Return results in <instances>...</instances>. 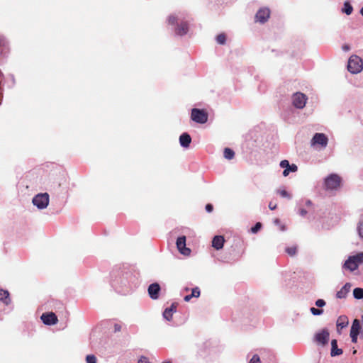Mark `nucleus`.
Instances as JSON below:
<instances>
[{
	"label": "nucleus",
	"mask_w": 363,
	"mask_h": 363,
	"mask_svg": "<svg viewBox=\"0 0 363 363\" xmlns=\"http://www.w3.org/2000/svg\"><path fill=\"white\" fill-rule=\"evenodd\" d=\"M363 264V252H359L354 255L350 256L343 264V268L350 272L357 269L360 264Z\"/></svg>",
	"instance_id": "f257e3e1"
},
{
	"label": "nucleus",
	"mask_w": 363,
	"mask_h": 363,
	"mask_svg": "<svg viewBox=\"0 0 363 363\" xmlns=\"http://www.w3.org/2000/svg\"><path fill=\"white\" fill-rule=\"evenodd\" d=\"M363 68L362 60L357 55L350 57L348 61L347 69L348 71L353 74L360 72Z\"/></svg>",
	"instance_id": "f03ea898"
},
{
	"label": "nucleus",
	"mask_w": 363,
	"mask_h": 363,
	"mask_svg": "<svg viewBox=\"0 0 363 363\" xmlns=\"http://www.w3.org/2000/svg\"><path fill=\"white\" fill-rule=\"evenodd\" d=\"M49 195L47 193H41L35 195L32 200V203L38 209H45L49 204Z\"/></svg>",
	"instance_id": "7ed1b4c3"
},
{
	"label": "nucleus",
	"mask_w": 363,
	"mask_h": 363,
	"mask_svg": "<svg viewBox=\"0 0 363 363\" xmlns=\"http://www.w3.org/2000/svg\"><path fill=\"white\" fill-rule=\"evenodd\" d=\"M191 119L198 123H205L208 120V115L203 110L193 108L191 114Z\"/></svg>",
	"instance_id": "20e7f679"
},
{
	"label": "nucleus",
	"mask_w": 363,
	"mask_h": 363,
	"mask_svg": "<svg viewBox=\"0 0 363 363\" xmlns=\"http://www.w3.org/2000/svg\"><path fill=\"white\" fill-rule=\"evenodd\" d=\"M340 185V178L337 174H331L325 179V186L327 189H336Z\"/></svg>",
	"instance_id": "39448f33"
},
{
	"label": "nucleus",
	"mask_w": 363,
	"mask_h": 363,
	"mask_svg": "<svg viewBox=\"0 0 363 363\" xmlns=\"http://www.w3.org/2000/svg\"><path fill=\"white\" fill-rule=\"evenodd\" d=\"M307 101V96L302 93H295L292 96V104L297 108H303L305 107Z\"/></svg>",
	"instance_id": "423d86ee"
},
{
	"label": "nucleus",
	"mask_w": 363,
	"mask_h": 363,
	"mask_svg": "<svg viewBox=\"0 0 363 363\" xmlns=\"http://www.w3.org/2000/svg\"><path fill=\"white\" fill-rule=\"evenodd\" d=\"M328 139L327 136L323 133H315L312 140L311 145L316 146L319 145L321 148H325L328 145Z\"/></svg>",
	"instance_id": "0eeeda50"
},
{
	"label": "nucleus",
	"mask_w": 363,
	"mask_h": 363,
	"mask_svg": "<svg viewBox=\"0 0 363 363\" xmlns=\"http://www.w3.org/2000/svg\"><path fill=\"white\" fill-rule=\"evenodd\" d=\"M330 333L328 329H322L317 332L314 336L315 341L321 345H326L329 341Z\"/></svg>",
	"instance_id": "6e6552de"
},
{
	"label": "nucleus",
	"mask_w": 363,
	"mask_h": 363,
	"mask_svg": "<svg viewBox=\"0 0 363 363\" xmlns=\"http://www.w3.org/2000/svg\"><path fill=\"white\" fill-rule=\"evenodd\" d=\"M177 247L179 252L184 255H189L191 253V250L186 247V237L181 236L179 237L177 240Z\"/></svg>",
	"instance_id": "1a4fd4ad"
},
{
	"label": "nucleus",
	"mask_w": 363,
	"mask_h": 363,
	"mask_svg": "<svg viewBox=\"0 0 363 363\" xmlns=\"http://www.w3.org/2000/svg\"><path fill=\"white\" fill-rule=\"evenodd\" d=\"M280 167L284 169L283 172V175L284 177H287L290 172H295L298 169V167L296 164H293L291 165L289 161L286 160L281 161Z\"/></svg>",
	"instance_id": "9d476101"
},
{
	"label": "nucleus",
	"mask_w": 363,
	"mask_h": 363,
	"mask_svg": "<svg viewBox=\"0 0 363 363\" xmlns=\"http://www.w3.org/2000/svg\"><path fill=\"white\" fill-rule=\"evenodd\" d=\"M41 320L44 324L48 325H55L57 323V318L56 315L52 312L48 313H43L41 315Z\"/></svg>",
	"instance_id": "9b49d317"
},
{
	"label": "nucleus",
	"mask_w": 363,
	"mask_h": 363,
	"mask_svg": "<svg viewBox=\"0 0 363 363\" xmlns=\"http://www.w3.org/2000/svg\"><path fill=\"white\" fill-rule=\"evenodd\" d=\"M270 15V11L269 9L263 8L259 9L256 16V21L259 23H264L267 21Z\"/></svg>",
	"instance_id": "f8f14e48"
},
{
	"label": "nucleus",
	"mask_w": 363,
	"mask_h": 363,
	"mask_svg": "<svg viewBox=\"0 0 363 363\" xmlns=\"http://www.w3.org/2000/svg\"><path fill=\"white\" fill-rule=\"evenodd\" d=\"M148 294L152 299H157L160 286L157 283L151 284L148 287Z\"/></svg>",
	"instance_id": "ddd939ff"
},
{
	"label": "nucleus",
	"mask_w": 363,
	"mask_h": 363,
	"mask_svg": "<svg viewBox=\"0 0 363 363\" xmlns=\"http://www.w3.org/2000/svg\"><path fill=\"white\" fill-rule=\"evenodd\" d=\"M351 288V284L350 283H346L340 291H338L336 294V297L337 298H345L347 294L349 293Z\"/></svg>",
	"instance_id": "4468645a"
},
{
	"label": "nucleus",
	"mask_w": 363,
	"mask_h": 363,
	"mask_svg": "<svg viewBox=\"0 0 363 363\" xmlns=\"http://www.w3.org/2000/svg\"><path fill=\"white\" fill-rule=\"evenodd\" d=\"M224 238L223 236L216 235L212 240V246L216 250H220L223 247Z\"/></svg>",
	"instance_id": "2eb2a0df"
},
{
	"label": "nucleus",
	"mask_w": 363,
	"mask_h": 363,
	"mask_svg": "<svg viewBox=\"0 0 363 363\" xmlns=\"http://www.w3.org/2000/svg\"><path fill=\"white\" fill-rule=\"evenodd\" d=\"M191 138L188 133H183L179 137V143L182 147L187 148L189 147Z\"/></svg>",
	"instance_id": "dca6fc26"
},
{
	"label": "nucleus",
	"mask_w": 363,
	"mask_h": 363,
	"mask_svg": "<svg viewBox=\"0 0 363 363\" xmlns=\"http://www.w3.org/2000/svg\"><path fill=\"white\" fill-rule=\"evenodd\" d=\"M361 328L360 321L358 319H354L351 327V333H357L363 335V330H361Z\"/></svg>",
	"instance_id": "f3484780"
},
{
	"label": "nucleus",
	"mask_w": 363,
	"mask_h": 363,
	"mask_svg": "<svg viewBox=\"0 0 363 363\" xmlns=\"http://www.w3.org/2000/svg\"><path fill=\"white\" fill-rule=\"evenodd\" d=\"M342 353V350L337 347V342L336 340L331 341V356H338Z\"/></svg>",
	"instance_id": "a211bd4d"
},
{
	"label": "nucleus",
	"mask_w": 363,
	"mask_h": 363,
	"mask_svg": "<svg viewBox=\"0 0 363 363\" xmlns=\"http://www.w3.org/2000/svg\"><path fill=\"white\" fill-rule=\"evenodd\" d=\"M176 311V306L172 304L170 308H167L163 312V317L167 320L169 321L172 320L173 313Z\"/></svg>",
	"instance_id": "6ab92c4d"
},
{
	"label": "nucleus",
	"mask_w": 363,
	"mask_h": 363,
	"mask_svg": "<svg viewBox=\"0 0 363 363\" xmlns=\"http://www.w3.org/2000/svg\"><path fill=\"white\" fill-rule=\"evenodd\" d=\"M189 30L188 25L186 22H182L176 29V33L179 35H184L187 33Z\"/></svg>",
	"instance_id": "aec40b11"
},
{
	"label": "nucleus",
	"mask_w": 363,
	"mask_h": 363,
	"mask_svg": "<svg viewBox=\"0 0 363 363\" xmlns=\"http://www.w3.org/2000/svg\"><path fill=\"white\" fill-rule=\"evenodd\" d=\"M0 301L8 305L10 303L9 293L8 291L0 289Z\"/></svg>",
	"instance_id": "412c9836"
},
{
	"label": "nucleus",
	"mask_w": 363,
	"mask_h": 363,
	"mask_svg": "<svg viewBox=\"0 0 363 363\" xmlns=\"http://www.w3.org/2000/svg\"><path fill=\"white\" fill-rule=\"evenodd\" d=\"M200 296V290L198 287L194 288L192 289L191 294L189 295H186L184 299L185 301H189L193 297H199Z\"/></svg>",
	"instance_id": "4be33fe9"
},
{
	"label": "nucleus",
	"mask_w": 363,
	"mask_h": 363,
	"mask_svg": "<svg viewBox=\"0 0 363 363\" xmlns=\"http://www.w3.org/2000/svg\"><path fill=\"white\" fill-rule=\"evenodd\" d=\"M356 230L359 238L363 240V216L359 220L357 224Z\"/></svg>",
	"instance_id": "5701e85b"
},
{
	"label": "nucleus",
	"mask_w": 363,
	"mask_h": 363,
	"mask_svg": "<svg viewBox=\"0 0 363 363\" xmlns=\"http://www.w3.org/2000/svg\"><path fill=\"white\" fill-rule=\"evenodd\" d=\"M277 194L283 198H286L288 199H291V195L284 188L278 189L277 190Z\"/></svg>",
	"instance_id": "b1692460"
},
{
	"label": "nucleus",
	"mask_w": 363,
	"mask_h": 363,
	"mask_svg": "<svg viewBox=\"0 0 363 363\" xmlns=\"http://www.w3.org/2000/svg\"><path fill=\"white\" fill-rule=\"evenodd\" d=\"M224 157L227 160H231L233 158L235 153L233 150L230 148H225L223 152Z\"/></svg>",
	"instance_id": "393cba45"
},
{
	"label": "nucleus",
	"mask_w": 363,
	"mask_h": 363,
	"mask_svg": "<svg viewBox=\"0 0 363 363\" xmlns=\"http://www.w3.org/2000/svg\"><path fill=\"white\" fill-rule=\"evenodd\" d=\"M353 296L357 299H361L363 298V289L362 288H355L353 290Z\"/></svg>",
	"instance_id": "a878e982"
},
{
	"label": "nucleus",
	"mask_w": 363,
	"mask_h": 363,
	"mask_svg": "<svg viewBox=\"0 0 363 363\" xmlns=\"http://www.w3.org/2000/svg\"><path fill=\"white\" fill-rule=\"evenodd\" d=\"M342 11L347 15H350L352 13L353 9H352V6L348 2H345L344 8H343Z\"/></svg>",
	"instance_id": "bb28decb"
},
{
	"label": "nucleus",
	"mask_w": 363,
	"mask_h": 363,
	"mask_svg": "<svg viewBox=\"0 0 363 363\" xmlns=\"http://www.w3.org/2000/svg\"><path fill=\"white\" fill-rule=\"evenodd\" d=\"M337 326H340L341 328H345L348 324L347 318L346 317H340L337 320Z\"/></svg>",
	"instance_id": "cd10ccee"
},
{
	"label": "nucleus",
	"mask_w": 363,
	"mask_h": 363,
	"mask_svg": "<svg viewBox=\"0 0 363 363\" xmlns=\"http://www.w3.org/2000/svg\"><path fill=\"white\" fill-rule=\"evenodd\" d=\"M296 246H291L286 248V252L290 256H294L296 254Z\"/></svg>",
	"instance_id": "c85d7f7f"
},
{
	"label": "nucleus",
	"mask_w": 363,
	"mask_h": 363,
	"mask_svg": "<svg viewBox=\"0 0 363 363\" xmlns=\"http://www.w3.org/2000/svg\"><path fill=\"white\" fill-rule=\"evenodd\" d=\"M225 40H226V37H225V34H223V33L219 34L216 37V41L218 44L223 45V44H225Z\"/></svg>",
	"instance_id": "c756f323"
},
{
	"label": "nucleus",
	"mask_w": 363,
	"mask_h": 363,
	"mask_svg": "<svg viewBox=\"0 0 363 363\" xmlns=\"http://www.w3.org/2000/svg\"><path fill=\"white\" fill-rule=\"evenodd\" d=\"M310 311L313 315H320L323 313V309H318V308H315L314 307L311 308Z\"/></svg>",
	"instance_id": "7c9ffc66"
},
{
	"label": "nucleus",
	"mask_w": 363,
	"mask_h": 363,
	"mask_svg": "<svg viewBox=\"0 0 363 363\" xmlns=\"http://www.w3.org/2000/svg\"><path fill=\"white\" fill-rule=\"evenodd\" d=\"M86 361V363H96V358L94 355H87Z\"/></svg>",
	"instance_id": "2f4dec72"
},
{
	"label": "nucleus",
	"mask_w": 363,
	"mask_h": 363,
	"mask_svg": "<svg viewBox=\"0 0 363 363\" xmlns=\"http://www.w3.org/2000/svg\"><path fill=\"white\" fill-rule=\"evenodd\" d=\"M178 19V17L174 15H171L168 18V23L169 24L173 25L174 24Z\"/></svg>",
	"instance_id": "473e14b6"
},
{
	"label": "nucleus",
	"mask_w": 363,
	"mask_h": 363,
	"mask_svg": "<svg viewBox=\"0 0 363 363\" xmlns=\"http://www.w3.org/2000/svg\"><path fill=\"white\" fill-rule=\"evenodd\" d=\"M262 227V224L260 223H257L254 227L251 228V232L252 233H257Z\"/></svg>",
	"instance_id": "72a5a7b5"
},
{
	"label": "nucleus",
	"mask_w": 363,
	"mask_h": 363,
	"mask_svg": "<svg viewBox=\"0 0 363 363\" xmlns=\"http://www.w3.org/2000/svg\"><path fill=\"white\" fill-rule=\"evenodd\" d=\"M315 304L317 307L322 308L325 306L326 303L323 299H318Z\"/></svg>",
	"instance_id": "f704fd0d"
},
{
	"label": "nucleus",
	"mask_w": 363,
	"mask_h": 363,
	"mask_svg": "<svg viewBox=\"0 0 363 363\" xmlns=\"http://www.w3.org/2000/svg\"><path fill=\"white\" fill-rule=\"evenodd\" d=\"M249 363H260L259 356L257 354L253 355Z\"/></svg>",
	"instance_id": "c9c22d12"
},
{
	"label": "nucleus",
	"mask_w": 363,
	"mask_h": 363,
	"mask_svg": "<svg viewBox=\"0 0 363 363\" xmlns=\"http://www.w3.org/2000/svg\"><path fill=\"white\" fill-rule=\"evenodd\" d=\"M138 363H151V362L149 361L147 357L142 356L138 359Z\"/></svg>",
	"instance_id": "e433bc0d"
},
{
	"label": "nucleus",
	"mask_w": 363,
	"mask_h": 363,
	"mask_svg": "<svg viewBox=\"0 0 363 363\" xmlns=\"http://www.w3.org/2000/svg\"><path fill=\"white\" fill-rule=\"evenodd\" d=\"M359 335V334H357V333H350V337L352 338V342H354V343H356L357 341V336Z\"/></svg>",
	"instance_id": "4c0bfd02"
},
{
	"label": "nucleus",
	"mask_w": 363,
	"mask_h": 363,
	"mask_svg": "<svg viewBox=\"0 0 363 363\" xmlns=\"http://www.w3.org/2000/svg\"><path fill=\"white\" fill-rule=\"evenodd\" d=\"M206 210L208 212H211L213 211V206L211 204H207L206 206Z\"/></svg>",
	"instance_id": "58836bf2"
},
{
	"label": "nucleus",
	"mask_w": 363,
	"mask_h": 363,
	"mask_svg": "<svg viewBox=\"0 0 363 363\" xmlns=\"http://www.w3.org/2000/svg\"><path fill=\"white\" fill-rule=\"evenodd\" d=\"M269 208L271 210H274L277 208V204H274L272 202L269 203Z\"/></svg>",
	"instance_id": "ea45409f"
},
{
	"label": "nucleus",
	"mask_w": 363,
	"mask_h": 363,
	"mask_svg": "<svg viewBox=\"0 0 363 363\" xmlns=\"http://www.w3.org/2000/svg\"><path fill=\"white\" fill-rule=\"evenodd\" d=\"M350 46L348 45H344L342 46V50L344 51H348V50H350Z\"/></svg>",
	"instance_id": "a19ab883"
},
{
	"label": "nucleus",
	"mask_w": 363,
	"mask_h": 363,
	"mask_svg": "<svg viewBox=\"0 0 363 363\" xmlns=\"http://www.w3.org/2000/svg\"><path fill=\"white\" fill-rule=\"evenodd\" d=\"M306 213H307L306 211L303 210V209L301 210V211H300V214L303 216H305L306 214Z\"/></svg>",
	"instance_id": "79ce46f5"
},
{
	"label": "nucleus",
	"mask_w": 363,
	"mask_h": 363,
	"mask_svg": "<svg viewBox=\"0 0 363 363\" xmlns=\"http://www.w3.org/2000/svg\"><path fill=\"white\" fill-rule=\"evenodd\" d=\"M274 223L277 224V225H279L280 223L279 220V219H275Z\"/></svg>",
	"instance_id": "37998d69"
},
{
	"label": "nucleus",
	"mask_w": 363,
	"mask_h": 363,
	"mask_svg": "<svg viewBox=\"0 0 363 363\" xmlns=\"http://www.w3.org/2000/svg\"><path fill=\"white\" fill-rule=\"evenodd\" d=\"M280 229L281 230L284 231L285 230V227L284 225H281Z\"/></svg>",
	"instance_id": "c03bdc74"
},
{
	"label": "nucleus",
	"mask_w": 363,
	"mask_h": 363,
	"mask_svg": "<svg viewBox=\"0 0 363 363\" xmlns=\"http://www.w3.org/2000/svg\"><path fill=\"white\" fill-rule=\"evenodd\" d=\"M163 363H172V362L169 360V361L164 362Z\"/></svg>",
	"instance_id": "a18cd8bd"
},
{
	"label": "nucleus",
	"mask_w": 363,
	"mask_h": 363,
	"mask_svg": "<svg viewBox=\"0 0 363 363\" xmlns=\"http://www.w3.org/2000/svg\"><path fill=\"white\" fill-rule=\"evenodd\" d=\"M362 324L363 325V315L361 316Z\"/></svg>",
	"instance_id": "49530a36"
},
{
	"label": "nucleus",
	"mask_w": 363,
	"mask_h": 363,
	"mask_svg": "<svg viewBox=\"0 0 363 363\" xmlns=\"http://www.w3.org/2000/svg\"><path fill=\"white\" fill-rule=\"evenodd\" d=\"M120 330V328H118V327H117V326L116 325V330Z\"/></svg>",
	"instance_id": "de8ad7c7"
},
{
	"label": "nucleus",
	"mask_w": 363,
	"mask_h": 363,
	"mask_svg": "<svg viewBox=\"0 0 363 363\" xmlns=\"http://www.w3.org/2000/svg\"><path fill=\"white\" fill-rule=\"evenodd\" d=\"M361 326H362L361 330H363V325L362 324Z\"/></svg>",
	"instance_id": "09e8293b"
}]
</instances>
